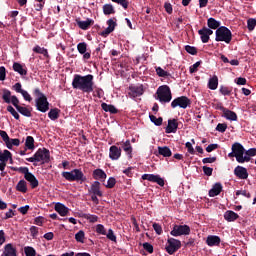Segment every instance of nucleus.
<instances>
[{"label":"nucleus","instance_id":"63","mask_svg":"<svg viewBox=\"0 0 256 256\" xmlns=\"http://www.w3.org/2000/svg\"><path fill=\"white\" fill-rule=\"evenodd\" d=\"M213 170L214 169L210 168L209 166H206V165L203 166L204 175H206V176H212Z\"/></svg>","mask_w":256,"mask_h":256},{"label":"nucleus","instance_id":"50","mask_svg":"<svg viewBox=\"0 0 256 256\" xmlns=\"http://www.w3.org/2000/svg\"><path fill=\"white\" fill-rule=\"evenodd\" d=\"M116 184H117L116 178L110 177V178L107 180V184L105 185V187H106L107 189H113Z\"/></svg>","mask_w":256,"mask_h":256},{"label":"nucleus","instance_id":"29","mask_svg":"<svg viewBox=\"0 0 256 256\" xmlns=\"http://www.w3.org/2000/svg\"><path fill=\"white\" fill-rule=\"evenodd\" d=\"M222 117L227 119V120H230V121H237L238 120L237 113H235L233 111H230V109H228V108L224 109Z\"/></svg>","mask_w":256,"mask_h":256},{"label":"nucleus","instance_id":"38","mask_svg":"<svg viewBox=\"0 0 256 256\" xmlns=\"http://www.w3.org/2000/svg\"><path fill=\"white\" fill-rule=\"evenodd\" d=\"M25 147L28 150H34L35 149V139L32 136L26 137Z\"/></svg>","mask_w":256,"mask_h":256},{"label":"nucleus","instance_id":"20","mask_svg":"<svg viewBox=\"0 0 256 256\" xmlns=\"http://www.w3.org/2000/svg\"><path fill=\"white\" fill-rule=\"evenodd\" d=\"M95 22L93 19L87 18V20L83 21L79 18L76 19L77 26L82 30H88L91 25H93Z\"/></svg>","mask_w":256,"mask_h":256},{"label":"nucleus","instance_id":"43","mask_svg":"<svg viewBox=\"0 0 256 256\" xmlns=\"http://www.w3.org/2000/svg\"><path fill=\"white\" fill-rule=\"evenodd\" d=\"M33 52L37 53V54H41V55L45 56L47 59H49V57H50L48 54V50L45 48H41L40 46L34 47Z\"/></svg>","mask_w":256,"mask_h":256},{"label":"nucleus","instance_id":"64","mask_svg":"<svg viewBox=\"0 0 256 256\" xmlns=\"http://www.w3.org/2000/svg\"><path fill=\"white\" fill-rule=\"evenodd\" d=\"M255 155H256V148H250L246 150V157L251 159V157H255Z\"/></svg>","mask_w":256,"mask_h":256},{"label":"nucleus","instance_id":"23","mask_svg":"<svg viewBox=\"0 0 256 256\" xmlns=\"http://www.w3.org/2000/svg\"><path fill=\"white\" fill-rule=\"evenodd\" d=\"M92 177L96 180V181H100V182H105L106 178H107V174L104 170L102 169H95L92 172Z\"/></svg>","mask_w":256,"mask_h":256},{"label":"nucleus","instance_id":"12","mask_svg":"<svg viewBox=\"0 0 256 256\" xmlns=\"http://www.w3.org/2000/svg\"><path fill=\"white\" fill-rule=\"evenodd\" d=\"M190 233L191 229L188 225H175L170 232L173 237H181V235H189Z\"/></svg>","mask_w":256,"mask_h":256},{"label":"nucleus","instance_id":"52","mask_svg":"<svg viewBox=\"0 0 256 256\" xmlns=\"http://www.w3.org/2000/svg\"><path fill=\"white\" fill-rule=\"evenodd\" d=\"M236 195L237 197H239V195H243V197H246L247 199H251V193L248 192V190L246 189L237 190Z\"/></svg>","mask_w":256,"mask_h":256},{"label":"nucleus","instance_id":"39","mask_svg":"<svg viewBox=\"0 0 256 256\" xmlns=\"http://www.w3.org/2000/svg\"><path fill=\"white\" fill-rule=\"evenodd\" d=\"M9 158H11V152L8 149H5L3 152L0 150V161L1 162H8Z\"/></svg>","mask_w":256,"mask_h":256},{"label":"nucleus","instance_id":"28","mask_svg":"<svg viewBox=\"0 0 256 256\" xmlns=\"http://www.w3.org/2000/svg\"><path fill=\"white\" fill-rule=\"evenodd\" d=\"M238 218L239 215L232 210H227L226 212H224V219L227 222H235Z\"/></svg>","mask_w":256,"mask_h":256},{"label":"nucleus","instance_id":"59","mask_svg":"<svg viewBox=\"0 0 256 256\" xmlns=\"http://www.w3.org/2000/svg\"><path fill=\"white\" fill-rule=\"evenodd\" d=\"M185 51L191 55H197L198 51L196 47L193 46H185Z\"/></svg>","mask_w":256,"mask_h":256},{"label":"nucleus","instance_id":"45","mask_svg":"<svg viewBox=\"0 0 256 256\" xmlns=\"http://www.w3.org/2000/svg\"><path fill=\"white\" fill-rule=\"evenodd\" d=\"M256 28V18L247 19V29L252 32Z\"/></svg>","mask_w":256,"mask_h":256},{"label":"nucleus","instance_id":"3","mask_svg":"<svg viewBox=\"0 0 256 256\" xmlns=\"http://www.w3.org/2000/svg\"><path fill=\"white\" fill-rule=\"evenodd\" d=\"M26 161L33 162L34 166H37L35 162H41L42 165L51 161L50 150L47 148H39L32 157L26 158Z\"/></svg>","mask_w":256,"mask_h":256},{"label":"nucleus","instance_id":"40","mask_svg":"<svg viewBox=\"0 0 256 256\" xmlns=\"http://www.w3.org/2000/svg\"><path fill=\"white\" fill-rule=\"evenodd\" d=\"M17 111L24 117L31 118L32 114L29 108L20 106Z\"/></svg>","mask_w":256,"mask_h":256},{"label":"nucleus","instance_id":"19","mask_svg":"<svg viewBox=\"0 0 256 256\" xmlns=\"http://www.w3.org/2000/svg\"><path fill=\"white\" fill-rule=\"evenodd\" d=\"M221 192H223V185L221 182H216L209 190V197L215 198L217 195L221 194Z\"/></svg>","mask_w":256,"mask_h":256},{"label":"nucleus","instance_id":"21","mask_svg":"<svg viewBox=\"0 0 256 256\" xmlns=\"http://www.w3.org/2000/svg\"><path fill=\"white\" fill-rule=\"evenodd\" d=\"M130 92L128 95L132 98L139 97L144 94V87L142 84L140 86L130 87Z\"/></svg>","mask_w":256,"mask_h":256},{"label":"nucleus","instance_id":"25","mask_svg":"<svg viewBox=\"0 0 256 256\" xmlns=\"http://www.w3.org/2000/svg\"><path fill=\"white\" fill-rule=\"evenodd\" d=\"M159 155H162V157L164 158H170L172 157L173 153L168 146H159L158 153L156 154V156L159 157Z\"/></svg>","mask_w":256,"mask_h":256},{"label":"nucleus","instance_id":"36","mask_svg":"<svg viewBox=\"0 0 256 256\" xmlns=\"http://www.w3.org/2000/svg\"><path fill=\"white\" fill-rule=\"evenodd\" d=\"M101 108L105 112H110L112 114H116L118 112L117 108L114 105H109V104H106V103H102Z\"/></svg>","mask_w":256,"mask_h":256},{"label":"nucleus","instance_id":"58","mask_svg":"<svg viewBox=\"0 0 256 256\" xmlns=\"http://www.w3.org/2000/svg\"><path fill=\"white\" fill-rule=\"evenodd\" d=\"M153 229L155 231L156 234L161 235L163 233V228L160 224H158L157 222L153 223Z\"/></svg>","mask_w":256,"mask_h":256},{"label":"nucleus","instance_id":"14","mask_svg":"<svg viewBox=\"0 0 256 256\" xmlns=\"http://www.w3.org/2000/svg\"><path fill=\"white\" fill-rule=\"evenodd\" d=\"M89 194H95L98 195L99 198L103 197V192L101 190V182L100 181H94L90 185L88 189Z\"/></svg>","mask_w":256,"mask_h":256},{"label":"nucleus","instance_id":"46","mask_svg":"<svg viewBox=\"0 0 256 256\" xmlns=\"http://www.w3.org/2000/svg\"><path fill=\"white\" fill-rule=\"evenodd\" d=\"M83 217L90 223H96L98 222V219H99L98 216H95V214H90V213H85Z\"/></svg>","mask_w":256,"mask_h":256},{"label":"nucleus","instance_id":"31","mask_svg":"<svg viewBox=\"0 0 256 256\" xmlns=\"http://www.w3.org/2000/svg\"><path fill=\"white\" fill-rule=\"evenodd\" d=\"M198 35L200 36L203 44L209 43L210 38H209L208 32L206 31V26H204L198 31Z\"/></svg>","mask_w":256,"mask_h":256},{"label":"nucleus","instance_id":"17","mask_svg":"<svg viewBox=\"0 0 256 256\" xmlns=\"http://www.w3.org/2000/svg\"><path fill=\"white\" fill-rule=\"evenodd\" d=\"M234 175L239 179H247L249 177L248 170L241 165L236 166L234 169Z\"/></svg>","mask_w":256,"mask_h":256},{"label":"nucleus","instance_id":"11","mask_svg":"<svg viewBox=\"0 0 256 256\" xmlns=\"http://www.w3.org/2000/svg\"><path fill=\"white\" fill-rule=\"evenodd\" d=\"M2 98L6 102V104L12 103V105L14 106V108L16 110H18L19 107L21 106V105H19L20 100L17 98V96H11V92L7 89L3 90Z\"/></svg>","mask_w":256,"mask_h":256},{"label":"nucleus","instance_id":"10","mask_svg":"<svg viewBox=\"0 0 256 256\" xmlns=\"http://www.w3.org/2000/svg\"><path fill=\"white\" fill-rule=\"evenodd\" d=\"M192 104L191 99H189L186 96H181V97H177L176 99H174L171 103V108L172 109H176V108H181V109H187L188 106H190Z\"/></svg>","mask_w":256,"mask_h":256},{"label":"nucleus","instance_id":"55","mask_svg":"<svg viewBox=\"0 0 256 256\" xmlns=\"http://www.w3.org/2000/svg\"><path fill=\"white\" fill-rule=\"evenodd\" d=\"M0 136L3 139V141L5 142L6 146H9V134L4 131V130H0Z\"/></svg>","mask_w":256,"mask_h":256},{"label":"nucleus","instance_id":"27","mask_svg":"<svg viewBox=\"0 0 256 256\" xmlns=\"http://www.w3.org/2000/svg\"><path fill=\"white\" fill-rule=\"evenodd\" d=\"M55 211L62 217L67 216V214L69 213V209L67 208V206L59 202L55 204Z\"/></svg>","mask_w":256,"mask_h":256},{"label":"nucleus","instance_id":"44","mask_svg":"<svg viewBox=\"0 0 256 256\" xmlns=\"http://www.w3.org/2000/svg\"><path fill=\"white\" fill-rule=\"evenodd\" d=\"M155 71H156L157 75L162 78L171 76V74L169 72L163 70L162 67H155Z\"/></svg>","mask_w":256,"mask_h":256},{"label":"nucleus","instance_id":"48","mask_svg":"<svg viewBox=\"0 0 256 256\" xmlns=\"http://www.w3.org/2000/svg\"><path fill=\"white\" fill-rule=\"evenodd\" d=\"M6 110L12 114L13 118H15L16 120H20V115L17 113L16 109L13 106L8 105Z\"/></svg>","mask_w":256,"mask_h":256},{"label":"nucleus","instance_id":"57","mask_svg":"<svg viewBox=\"0 0 256 256\" xmlns=\"http://www.w3.org/2000/svg\"><path fill=\"white\" fill-rule=\"evenodd\" d=\"M107 25H108V28L113 32L116 29L117 22H115V20L111 18L107 20Z\"/></svg>","mask_w":256,"mask_h":256},{"label":"nucleus","instance_id":"6","mask_svg":"<svg viewBox=\"0 0 256 256\" xmlns=\"http://www.w3.org/2000/svg\"><path fill=\"white\" fill-rule=\"evenodd\" d=\"M62 177L65 178L68 182H77L80 184L87 182V177L81 169H73L72 171L69 172H62Z\"/></svg>","mask_w":256,"mask_h":256},{"label":"nucleus","instance_id":"18","mask_svg":"<svg viewBox=\"0 0 256 256\" xmlns=\"http://www.w3.org/2000/svg\"><path fill=\"white\" fill-rule=\"evenodd\" d=\"M122 149L118 148L116 145H112L109 149V158L111 160H118L121 158Z\"/></svg>","mask_w":256,"mask_h":256},{"label":"nucleus","instance_id":"53","mask_svg":"<svg viewBox=\"0 0 256 256\" xmlns=\"http://www.w3.org/2000/svg\"><path fill=\"white\" fill-rule=\"evenodd\" d=\"M113 3L121 5L124 9H128L129 1L128 0H112Z\"/></svg>","mask_w":256,"mask_h":256},{"label":"nucleus","instance_id":"56","mask_svg":"<svg viewBox=\"0 0 256 256\" xmlns=\"http://www.w3.org/2000/svg\"><path fill=\"white\" fill-rule=\"evenodd\" d=\"M227 128L228 125L226 123H218V125L216 126V130L219 131V133H225Z\"/></svg>","mask_w":256,"mask_h":256},{"label":"nucleus","instance_id":"1","mask_svg":"<svg viewBox=\"0 0 256 256\" xmlns=\"http://www.w3.org/2000/svg\"><path fill=\"white\" fill-rule=\"evenodd\" d=\"M94 75H80L75 74L74 79L72 81V87L76 90H80L83 93L90 94L94 92Z\"/></svg>","mask_w":256,"mask_h":256},{"label":"nucleus","instance_id":"26","mask_svg":"<svg viewBox=\"0 0 256 256\" xmlns=\"http://www.w3.org/2000/svg\"><path fill=\"white\" fill-rule=\"evenodd\" d=\"M206 243L209 247L219 246L221 243V238L219 236L210 235L207 237Z\"/></svg>","mask_w":256,"mask_h":256},{"label":"nucleus","instance_id":"32","mask_svg":"<svg viewBox=\"0 0 256 256\" xmlns=\"http://www.w3.org/2000/svg\"><path fill=\"white\" fill-rule=\"evenodd\" d=\"M103 13L106 16L116 14V10H115L113 4H111V3L104 4V6H103Z\"/></svg>","mask_w":256,"mask_h":256},{"label":"nucleus","instance_id":"16","mask_svg":"<svg viewBox=\"0 0 256 256\" xmlns=\"http://www.w3.org/2000/svg\"><path fill=\"white\" fill-rule=\"evenodd\" d=\"M77 51L81 55H83L84 60H90L91 58V52H87V43L86 42H80L77 44Z\"/></svg>","mask_w":256,"mask_h":256},{"label":"nucleus","instance_id":"54","mask_svg":"<svg viewBox=\"0 0 256 256\" xmlns=\"http://www.w3.org/2000/svg\"><path fill=\"white\" fill-rule=\"evenodd\" d=\"M143 248L147 251L148 254L154 253V248L151 243H148V242L143 243Z\"/></svg>","mask_w":256,"mask_h":256},{"label":"nucleus","instance_id":"24","mask_svg":"<svg viewBox=\"0 0 256 256\" xmlns=\"http://www.w3.org/2000/svg\"><path fill=\"white\" fill-rule=\"evenodd\" d=\"M12 69H13V71L19 73L20 76H27L28 70L25 65L14 62L12 65Z\"/></svg>","mask_w":256,"mask_h":256},{"label":"nucleus","instance_id":"7","mask_svg":"<svg viewBox=\"0 0 256 256\" xmlns=\"http://www.w3.org/2000/svg\"><path fill=\"white\" fill-rule=\"evenodd\" d=\"M215 40L219 42H224L225 44H230L233 39V34L226 26H220L215 32Z\"/></svg>","mask_w":256,"mask_h":256},{"label":"nucleus","instance_id":"13","mask_svg":"<svg viewBox=\"0 0 256 256\" xmlns=\"http://www.w3.org/2000/svg\"><path fill=\"white\" fill-rule=\"evenodd\" d=\"M143 181H149L152 183H157L159 186H165V180L159 176V174H148L145 173L141 177Z\"/></svg>","mask_w":256,"mask_h":256},{"label":"nucleus","instance_id":"15","mask_svg":"<svg viewBox=\"0 0 256 256\" xmlns=\"http://www.w3.org/2000/svg\"><path fill=\"white\" fill-rule=\"evenodd\" d=\"M179 128V123L176 118H172L168 120V126H166L165 133L166 134H172V133H177V130Z\"/></svg>","mask_w":256,"mask_h":256},{"label":"nucleus","instance_id":"30","mask_svg":"<svg viewBox=\"0 0 256 256\" xmlns=\"http://www.w3.org/2000/svg\"><path fill=\"white\" fill-rule=\"evenodd\" d=\"M207 25L208 28L217 31L221 27V22H219V20H216L213 17H210L207 19Z\"/></svg>","mask_w":256,"mask_h":256},{"label":"nucleus","instance_id":"2","mask_svg":"<svg viewBox=\"0 0 256 256\" xmlns=\"http://www.w3.org/2000/svg\"><path fill=\"white\" fill-rule=\"evenodd\" d=\"M246 149L243 147L240 142H234L232 145V152L228 154L229 158H236L237 162L244 163V162H250L251 157H248L246 155Z\"/></svg>","mask_w":256,"mask_h":256},{"label":"nucleus","instance_id":"33","mask_svg":"<svg viewBox=\"0 0 256 256\" xmlns=\"http://www.w3.org/2000/svg\"><path fill=\"white\" fill-rule=\"evenodd\" d=\"M122 149L126 152V154L129 155V158H132L133 149L130 140H126L125 142L122 143Z\"/></svg>","mask_w":256,"mask_h":256},{"label":"nucleus","instance_id":"4","mask_svg":"<svg viewBox=\"0 0 256 256\" xmlns=\"http://www.w3.org/2000/svg\"><path fill=\"white\" fill-rule=\"evenodd\" d=\"M34 96L37 97L35 99V107L38 111L45 113L50 109V103L47 97L43 92L40 91L39 88L34 89Z\"/></svg>","mask_w":256,"mask_h":256},{"label":"nucleus","instance_id":"47","mask_svg":"<svg viewBox=\"0 0 256 256\" xmlns=\"http://www.w3.org/2000/svg\"><path fill=\"white\" fill-rule=\"evenodd\" d=\"M24 253L26 256H37V252L32 246H25Z\"/></svg>","mask_w":256,"mask_h":256},{"label":"nucleus","instance_id":"41","mask_svg":"<svg viewBox=\"0 0 256 256\" xmlns=\"http://www.w3.org/2000/svg\"><path fill=\"white\" fill-rule=\"evenodd\" d=\"M149 119L155 126L163 125V117H156L155 115L149 114Z\"/></svg>","mask_w":256,"mask_h":256},{"label":"nucleus","instance_id":"51","mask_svg":"<svg viewBox=\"0 0 256 256\" xmlns=\"http://www.w3.org/2000/svg\"><path fill=\"white\" fill-rule=\"evenodd\" d=\"M75 239L77 242L84 243L85 232L83 230H79V232L75 235Z\"/></svg>","mask_w":256,"mask_h":256},{"label":"nucleus","instance_id":"8","mask_svg":"<svg viewBox=\"0 0 256 256\" xmlns=\"http://www.w3.org/2000/svg\"><path fill=\"white\" fill-rule=\"evenodd\" d=\"M156 99L161 103H170L172 101L173 95L170 87L161 86L156 91Z\"/></svg>","mask_w":256,"mask_h":256},{"label":"nucleus","instance_id":"22","mask_svg":"<svg viewBox=\"0 0 256 256\" xmlns=\"http://www.w3.org/2000/svg\"><path fill=\"white\" fill-rule=\"evenodd\" d=\"M3 256H17V248L12 243L4 246Z\"/></svg>","mask_w":256,"mask_h":256},{"label":"nucleus","instance_id":"62","mask_svg":"<svg viewBox=\"0 0 256 256\" xmlns=\"http://www.w3.org/2000/svg\"><path fill=\"white\" fill-rule=\"evenodd\" d=\"M219 92L224 96H229L231 93V89H229V87L221 86Z\"/></svg>","mask_w":256,"mask_h":256},{"label":"nucleus","instance_id":"49","mask_svg":"<svg viewBox=\"0 0 256 256\" xmlns=\"http://www.w3.org/2000/svg\"><path fill=\"white\" fill-rule=\"evenodd\" d=\"M106 238L112 242H117V236L114 233L113 229H108V233L105 234Z\"/></svg>","mask_w":256,"mask_h":256},{"label":"nucleus","instance_id":"60","mask_svg":"<svg viewBox=\"0 0 256 256\" xmlns=\"http://www.w3.org/2000/svg\"><path fill=\"white\" fill-rule=\"evenodd\" d=\"M96 232L98 234H101V235H106L107 234V230L105 229V227L102 224H98L96 226Z\"/></svg>","mask_w":256,"mask_h":256},{"label":"nucleus","instance_id":"61","mask_svg":"<svg viewBox=\"0 0 256 256\" xmlns=\"http://www.w3.org/2000/svg\"><path fill=\"white\" fill-rule=\"evenodd\" d=\"M202 64V60H199L198 62H196L195 64H193L192 66H190V73H195L198 71V68L200 67V65Z\"/></svg>","mask_w":256,"mask_h":256},{"label":"nucleus","instance_id":"34","mask_svg":"<svg viewBox=\"0 0 256 256\" xmlns=\"http://www.w3.org/2000/svg\"><path fill=\"white\" fill-rule=\"evenodd\" d=\"M16 190L21 193H27L28 191L27 182L24 179L20 180L16 185Z\"/></svg>","mask_w":256,"mask_h":256},{"label":"nucleus","instance_id":"37","mask_svg":"<svg viewBox=\"0 0 256 256\" xmlns=\"http://www.w3.org/2000/svg\"><path fill=\"white\" fill-rule=\"evenodd\" d=\"M219 85V79L218 76L214 75L212 78H210L209 83H208V87L211 90H215L218 88Z\"/></svg>","mask_w":256,"mask_h":256},{"label":"nucleus","instance_id":"9","mask_svg":"<svg viewBox=\"0 0 256 256\" xmlns=\"http://www.w3.org/2000/svg\"><path fill=\"white\" fill-rule=\"evenodd\" d=\"M182 247V244L176 238L170 237L168 238L167 245L165 250L167 251L168 255H174L177 251Z\"/></svg>","mask_w":256,"mask_h":256},{"label":"nucleus","instance_id":"5","mask_svg":"<svg viewBox=\"0 0 256 256\" xmlns=\"http://www.w3.org/2000/svg\"><path fill=\"white\" fill-rule=\"evenodd\" d=\"M10 169L12 171H19V173L24 174V178L27 182H29L31 189H37L39 186V180L35 177L33 173L29 171V168L27 166H20V168H17L16 166H10Z\"/></svg>","mask_w":256,"mask_h":256},{"label":"nucleus","instance_id":"42","mask_svg":"<svg viewBox=\"0 0 256 256\" xmlns=\"http://www.w3.org/2000/svg\"><path fill=\"white\" fill-rule=\"evenodd\" d=\"M20 143H21L20 139H18V138H10L9 137V140H8V144L9 145H6V147H7V149L12 150L13 146H19Z\"/></svg>","mask_w":256,"mask_h":256},{"label":"nucleus","instance_id":"35","mask_svg":"<svg viewBox=\"0 0 256 256\" xmlns=\"http://www.w3.org/2000/svg\"><path fill=\"white\" fill-rule=\"evenodd\" d=\"M59 113H60L59 108H52L48 112V118L55 121V120L59 119Z\"/></svg>","mask_w":256,"mask_h":256}]
</instances>
